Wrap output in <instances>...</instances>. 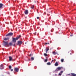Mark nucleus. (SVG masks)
Listing matches in <instances>:
<instances>
[{
  "label": "nucleus",
  "instance_id": "nucleus-17",
  "mask_svg": "<svg viewBox=\"0 0 76 76\" xmlns=\"http://www.w3.org/2000/svg\"><path fill=\"white\" fill-rule=\"evenodd\" d=\"M34 6H33V5L31 6V8L32 9H34Z\"/></svg>",
  "mask_w": 76,
  "mask_h": 76
},
{
  "label": "nucleus",
  "instance_id": "nucleus-32",
  "mask_svg": "<svg viewBox=\"0 0 76 76\" xmlns=\"http://www.w3.org/2000/svg\"><path fill=\"white\" fill-rule=\"evenodd\" d=\"M37 34V32H35V33L34 34Z\"/></svg>",
  "mask_w": 76,
  "mask_h": 76
},
{
  "label": "nucleus",
  "instance_id": "nucleus-9",
  "mask_svg": "<svg viewBox=\"0 0 76 76\" xmlns=\"http://www.w3.org/2000/svg\"><path fill=\"white\" fill-rule=\"evenodd\" d=\"M70 76H76V74L74 73H71Z\"/></svg>",
  "mask_w": 76,
  "mask_h": 76
},
{
  "label": "nucleus",
  "instance_id": "nucleus-22",
  "mask_svg": "<svg viewBox=\"0 0 76 76\" xmlns=\"http://www.w3.org/2000/svg\"><path fill=\"white\" fill-rule=\"evenodd\" d=\"M45 45H47V44H49L50 43L49 42H48V43H45Z\"/></svg>",
  "mask_w": 76,
  "mask_h": 76
},
{
  "label": "nucleus",
  "instance_id": "nucleus-25",
  "mask_svg": "<svg viewBox=\"0 0 76 76\" xmlns=\"http://www.w3.org/2000/svg\"><path fill=\"white\" fill-rule=\"evenodd\" d=\"M58 75L59 76H61V73H59Z\"/></svg>",
  "mask_w": 76,
  "mask_h": 76
},
{
  "label": "nucleus",
  "instance_id": "nucleus-1",
  "mask_svg": "<svg viewBox=\"0 0 76 76\" xmlns=\"http://www.w3.org/2000/svg\"><path fill=\"white\" fill-rule=\"evenodd\" d=\"M21 37V36L20 35L18 36V37L16 38H12V41L13 42H14V44L13 45V46H15V43H16V40H18L19 38H20V37Z\"/></svg>",
  "mask_w": 76,
  "mask_h": 76
},
{
  "label": "nucleus",
  "instance_id": "nucleus-23",
  "mask_svg": "<svg viewBox=\"0 0 76 76\" xmlns=\"http://www.w3.org/2000/svg\"><path fill=\"white\" fill-rule=\"evenodd\" d=\"M9 68L10 69H11L12 68V66H9Z\"/></svg>",
  "mask_w": 76,
  "mask_h": 76
},
{
  "label": "nucleus",
  "instance_id": "nucleus-24",
  "mask_svg": "<svg viewBox=\"0 0 76 76\" xmlns=\"http://www.w3.org/2000/svg\"><path fill=\"white\" fill-rule=\"evenodd\" d=\"M47 61H48V60L47 59H45V62H47Z\"/></svg>",
  "mask_w": 76,
  "mask_h": 76
},
{
  "label": "nucleus",
  "instance_id": "nucleus-8",
  "mask_svg": "<svg viewBox=\"0 0 76 76\" xmlns=\"http://www.w3.org/2000/svg\"><path fill=\"white\" fill-rule=\"evenodd\" d=\"M22 44V41H19L18 42V44L20 45Z\"/></svg>",
  "mask_w": 76,
  "mask_h": 76
},
{
  "label": "nucleus",
  "instance_id": "nucleus-7",
  "mask_svg": "<svg viewBox=\"0 0 76 76\" xmlns=\"http://www.w3.org/2000/svg\"><path fill=\"white\" fill-rule=\"evenodd\" d=\"M28 13L29 12H28V10H26L24 11V13H25V15H28Z\"/></svg>",
  "mask_w": 76,
  "mask_h": 76
},
{
  "label": "nucleus",
  "instance_id": "nucleus-26",
  "mask_svg": "<svg viewBox=\"0 0 76 76\" xmlns=\"http://www.w3.org/2000/svg\"><path fill=\"white\" fill-rule=\"evenodd\" d=\"M63 71H61L60 72V73H61V74H62V73H63Z\"/></svg>",
  "mask_w": 76,
  "mask_h": 76
},
{
  "label": "nucleus",
  "instance_id": "nucleus-36",
  "mask_svg": "<svg viewBox=\"0 0 76 76\" xmlns=\"http://www.w3.org/2000/svg\"><path fill=\"white\" fill-rule=\"evenodd\" d=\"M25 44H26V42L25 43Z\"/></svg>",
  "mask_w": 76,
  "mask_h": 76
},
{
  "label": "nucleus",
  "instance_id": "nucleus-20",
  "mask_svg": "<svg viewBox=\"0 0 76 76\" xmlns=\"http://www.w3.org/2000/svg\"><path fill=\"white\" fill-rule=\"evenodd\" d=\"M31 60H34V58L33 57H32L31 58Z\"/></svg>",
  "mask_w": 76,
  "mask_h": 76
},
{
  "label": "nucleus",
  "instance_id": "nucleus-35",
  "mask_svg": "<svg viewBox=\"0 0 76 76\" xmlns=\"http://www.w3.org/2000/svg\"><path fill=\"white\" fill-rule=\"evenodd\" d=\"M34 35H36V34H34Z\"/></svg>",
  "mask_w": 76,
  "mask_h": 76
},
{
  "label": "nucleus",
  "instance_id": "nucleus-29",
  "mask_svg": "<svg viewBox=\"0 0 76 76\" xmlns=\"http://www.w3.org/2000/svg\"><path fill=\"white\" fill-rule=\"evenodd\" d=\"M7 74H8L9 75H10V73L9 72H8V73H7Z\"/></svg>",
  "mask_w": 76,
  "mask_h": 76
},
{
  "label": "nucleus",
  "instance_id": "nucleus-16",
  "mask_svg": "<svg viewBox=\"0 0 76 76\" xmlns=\"http://www.w3.org/2000/svg\"><path fill=\"white\" fill-rule=\"evenodd\" d=\"M64 59H61V62L63 63V62H64Z\"/></svg>",
  "mask_w": 76,
  "mask_h": 76
},
{
  "label": "nucleus",
  "instance_id": "nucleus-12",
  "mask_svg": "<svg viewBox=\"0 0 76 76\" xmlns=\"http://www.w3.org/2000/svg\"><path fill=\"white\" fill-rule=\"evenodd\" d=\"M9 37L5 38L4 39V41H7V40H9Z\"/></svg>",
  "mask_w": 76,
  "mask_h": 76
},
{
  "label": "nucleus",
  "instance_id": "nucleus-30",
  "mask_svg": "<svg viewBox=\"0 0 76 76\" xmlns=\"http://www.w3.org/2000/svg\"><path fill=\"white\" fill-rule=\"evenodd\" d=\"M31 56H32V54H30V55H29V56H30V57H31Z\"/></svg>",
  "mask_w": 76,
  "mask_h": 76
},
{
  "label": "nucleus",
  "instance_id": "nucleus-14",
  "mask_svg": "<svg viewBox=\"0 0 76 76\" xmlns=\"http://www.w3.org/2000/svg\"><path fill=\"white\" fill-rule=\"evenodd\" d=\"M8 45H9H9H10V46H12V45H13V44H12V43L11 42H10L8 44Z\"/></svg>",
  "mask_w": 76,
  "mask_h": 76
},
{
  "label": "nucleus",
  "instance_id": "nucleus-18",
  "mask_svg": "<svg viewBox=\"0 0 76 76\" xmlns=\"http://www.w3.org/2000/svg\"><path fill=\"white\" fill-rule=\"evenodd\" d=\"M47 65H51V63L50 62H48L47 63Z\"/></svg>",
  "mask_w": 76,
  "mask_h": 76
},
{
  "label": "nucleus",
  "instance_id": "nucleus-28",
  "mask_svg": "<svg viewBox=\"0 0 76 76\" xmlns=\"http://www.w3.org/2000/svg\"><path fill=\"white\" fill-rule=\"evenodd\" d=\"M13 69H11V72H12V71H13Z\"/></svg>",
  "mask_w": 76,
  "mask_h": 76
},
{
  "label": "nucleus",
  "instance_id": "nucleus-39",
  "mask_svg": "<svg viewBox=\"0 0 76 76\" xmlns=\"http://www.w3.org/2000/svg\"><path fill=\"white\" fill-rule=\"evenodd\" d=\"M51 31L53 32V31H52V30H51Z\"/></svg>",
  "mask_w": 76,
  "mask_h": 76
},
{
  "label": "nucleus",
  "instance_id": "nucleus-33",
  "mask_svg": "<svg viewBox=\"0 0 76 76\" xmlns=\"http://www.w3.org/2000/svg\"><path fill=\"white\" fill-rule=\"evenodd\" d=\"M72 36H73V35H70V37H72Z\"/></svg>",
  "mask_w": 76,
  "mask_h": 76
},
{
  "label": "nucleus",
  "instance_id": "nucleus-38",
  "mask_svg": "<svg viewBox=\"0 0 76 76\" xmlns=\"http://www.w3.org/2000/svg\"><path fill=\"white\" fill-rule=\"evenodd\" d=\"M29 61H30V59H29Z\"/></svg>",
  "mask_w": 76,
  "mask_h": 76
},
{
  "label": "nucleus",
  "instance_id": "nucleus-34",
  "mask_svg": "<svg viewBox=\"0 0 76 76\" xmlns=\"http://www.w3.org/2000/svg\"><path fill=\"white\" fill-rule=\"evenodd\" d=\"M68 75L69 76H70V74H68Z\"/></svg>",
  "mask_w": 76,
  "mask_h": 76
},
{
  "label": "nucleus",
  "instance_id": "nucleus-10",
  "mask_svg": "<svg viewBox=\"0 0 76 76\" xmlns=\"http://www.w3.org/2000/svg\"><path fill=\"white\" fill-rule=\"evenodd\" d=\"M3 4L0 3V8L1 9V8H2L3 7Z\"/></svg>",
  "mask_w": 76,
  "mask_h": 76
},
{
  "label": "nucleus",
  "instance_id": "nucleus-37",
  "mask_svg": "<svg viewBox=\"0 0 76 76\" xmlns=\"http://www.w3.org/2000/svg\"><path fill=\"white\" fill-rule=\"evenodd\" d=\"M36 1H34V3H36Z\"/></svg>",
  "mask_w": 76,
  "mask_h": 76
},
{
  "label": "nucleus",
  "instance_id": "nucleus-13",
  "mask_svg": "<svg viewBox=\"0 0 76 76\" xmlns=\"http://www.w3.org/2000/svg\"><path fill=\"white\" fill-rule=\"evenodd\" d=\"M55 66H58V62H56L55 64Z\"/></svg>",
  "mask_w": 76,
  "mask_h": 76
},
{
  "label": "nucleus",
  "instance_id": "nucleus-5",
  "mask_svg": "<svg viewBox=\"0 0 76 76\" xmlns=\"http://www.w3.org/2000/svg\"><path fill=\"white\" fill-rule=\"evenodd\" d=\"M4 65L3 64H1L0 66V69L1 70H3V69H4Z\"/></svg>",
  "mask_w": 76,
  "mask_h": 76
},
{
  "label": "nucleus",
  "instance_id": "nucleus-4",
  "mask_svg": "<svg viewBox=\"0 0 76 76\" xmlns=\"http://www.w3.org/2000/svg\"><path fill=\"white\" fill-rule=\"evenodd\" d=\"M13 34V33L10 32L7 34L6 36H7V37H8V36H12Z\"/></svg>",
  "mask_w": 76,
  "mask_h": 76
},
{
  "label": "nucleus",
  "instance_id": "nucleus-11",
  "mask_svg": "<svg viewBox=\"0 0 76 76\" xmlns=\"http://www.w3.org/2000/svg\"><path fill=\"white\" fill-rule=\"evenodd\" d=\"M9 60H10V61H12V56L9 57Z\"/></svg>",
  "mask_w": 76,
  "mask_h": 76
},
{
  "label": "nucleus",
  "instance_id": "nucleus-21",
  "mask_svg": "<svg viewBox=\"0 0 76 76\" xmlns=\"http://www.w3.org/2000/svg\"><path fill=\"white\" fill-rule=\"evenodd\" d=\"M44 56H48L47 54L45 53L44 54Z\"/></svg>",
  "mask_w": 76,
  "mask_h": 76
},
{
  "label": "nucleus",
  "instance_id": "nucleus-2",
  "mask_svg": "<svg viewBox=\"0 0 76 76\" xmlns=\"http://www.w3.org/2000/svg\"><path fill=\"white\" fill-rule=\"evenodd\" d=\"M3 45L4 47H9V43H8V42L4 41L3 42Z\"/></svg>",
  "mask_w": 76,
  "mask_h": 76
},
{
  "label": "nucleus",
  "instance_id": "nucleus-6",
  "mask_svg": "<svg viewBox=\"0 0 76 76\" xmlns=\"http://www.w3.org/2000/svg\"><path fill=\"white\" fill-rule=\"evenodd\" d=\"M19 69L18 68H15L14 69V70L15 72H18L19 71Z\"/></svg>",
  "mask_w": 76,
  "mask_h": 76
},
{
  "label": "nucleus",
  "instance_id": "nucleus-15",
  "mask_svg": "<svg viewBox=\"0 0 76 76\" xmlns=\"http://www.w3.org/2000/svg\"><path fill=\"white\" fill-rule=\"evenodd\" d=\"M53 54H54V55H56V54H57V53L56 52L54 51L53 52Z\"/></svg>",
  "mask_w": 76,
  "mask_h": 76
},
{
  "label": "nucleus",
  "instance_id": "nucleus-19",
  "mask_svg": "<svg viewBox=\"0 0 76 76\" xmlns=\"http://www.w3.org/2000/svg\"><path fill=\"white\" fill-rule=\"evenodd\" d=\"M48 50H49V48H48L47 49H46V53H47V52L48 51Z\"/></svg>",
  "mask_w": 76,
  "mask_h": 76
},
{
  "label": "nucleus",
  "instance_id": "nucleus-31",
  "mask_svg": "<svg viewBox=\"0 0 76 76\" xmlns=\"http://www.w3.org/2000/svg\"><path fill=\"white\" fill-rule=\"evenodd\" d=\"M37 19H39V17H37Z\"/></svg>",
  "mask_w": 76,
  "mask_h": 76
},
{
  "label": "nucleus",
  "instance_id": "nucleus-40",
  "mask_svg": "<svg viewBox=\"0 0 76 76\" xmlns=\"http://www.w3.org/2000/svg\"><path fill=\"white\" fill-rule=\"evenodd\" d=\"M56 75H57L56 74Z\"/></svg>",
  "mask_w": 76,
  "mask_h": 76
},
{
  "label": "nucleus",
  "instance_id": "nucleus-3",
  "mask_svg": "<svg viewBox=\"0 0 76 76\" xmlns=\"http://www.w3.org/2000/svg\"><path fill=\"white\" fill-rule=\"evenodd\" d=\"M63 67H58L55 70V71L56 72H58V71H59L60 69H63Z\"/></svg>",
  "mask_w": 76,
  "mask_h": 76
},
{
  "label": "nucleus",
  "instance_id": "nucleus-27",
  "mask_svg": "<svg viewBox=\"0 0 76 76\" xmlns=\"http://www.w3.org/2000/svg\"><path fill=\"white\" fill-rule=\"evenodd\" d=\"M54 61V60H52L51 62V63H53V61Z\"/></svg>",
  "mask_w": 76,
  "mask_h": 76
}]
</instances>
